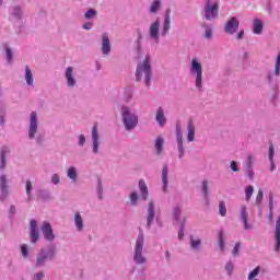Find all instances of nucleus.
Segmentation results:
<instances>
[{
	"mask_svg": "<svg viewBox=\"0 0 280 280\" xmlns=\"http://www.w3.org/2000/svg\"><path fill=\"white\" fill-rule=\"evenodd\" d=\"M253 32L254 34H261V32H264V23L261 20H254Z\"/></svg>",
	"mask_w": 280,
	"mask_h": 280,
	"instance_id": "aec40b11",
	"label": "nucleus"
},
{
	"mask_svg": "<svg viewBox=\"0 0 280 280\" xmlns=\"http://www.w3.org/2000/svg\"><path fill=\"white\" fill-rule=\"evenodd\" d=\"M190 246L191 248H198V246H200V240H195L194 236H191Z\"/></svg>",
	"mask_w": 280,
	"mask_h": 280,
	"instance_id": "79ce46f5",
	"label": "nucleus"
},
{
	"mask_svg": "<svg viewBox=\"0 0 280 280\" xmlns=\"http://www.w3.org/2000/svg\"><path fill=\"white\" fill-rule=\"evenodd\" d=\"M49 259H54V250L42 249L36 257L35 266L40 268V266H45Z\"/></svg>",
	"mask_w": 280,
	"mask_h": 280,
	"instance_id": "20e7f679",
	"label": "nucleus"
},
{
	"mask_svg": "<svg viewBox=\"0 0 280 280\" xmlns=\"http://www.w3.org/2000/svg\"><path fill=\"white\" fill-rule=\"evenodd\" d=\"M137 199H138V195H137V192H131V195H130V200H131V202H137Z\"/></svg>",
	"mask_w": 280,
	"mask_h": 280,
	"instance_id": "603ef678",
	"label": "nucleus"
},
{
	"mask_svg": "<svg viewBox=\"0 0 280 280\" xmlns=\"http://www.w3.org/2000/svg\"><path fill=\"white\" fill-rule=\"evenodd\" d=\"M255 191V188H253V186H247L245 188V200L247 202L250 201V198H253V192Z\"/></svg>",
	"mask_w": 280,
	"mask_h": 280,
	"instance_id": "c756f323",
	"label": "nucleus"
},
{
	"mask_svg": "<svg viewBox=\"0 0 280 280\" xmlns=\"http://www.w3.org/2000/svg\"><path fill=\"white\" fill-rule=\"evenodd\" d=\"M32 189H34V186L32 185V180H26V194L28 196V200L32 198Z\"/></svg>",
	"mask_w": 280,
	"mask_h": 280,
	"instance_id": "72a5a7b5",
	"label": "nucleus"
},
{
	"mask_svg": "<svg viewBox=\"0 0 280 280\" xmlns=\"http://www.w3.org/2000/svg\"><path fill=\"white\" fill-rule=\"evenodd\" d=\"M230 167H231V171H232V172H237V163H235V161H232V162H231Z\"/></svg>",
	"mask_w": 280,
	"mask_h": 280,
	"instance_id": "3c124183",
	"label": "nucleus"
},
{
	"mask_svg": "<svg viewBox=\"0 0 280 280\" xmlns=\"http://www.w3.org/2000/svg\"><path fill=\"white\" fill-rule=\"evenodd\" d=\"M97 14V11L90 9L88 10V12L85 13V19H93V16H95Z\"/></svg>",
	"mask_w": 280,
	"mask_h": 280,
	"instance_id": "37998d69",
	"label": "nucleus"
},
{
	"mask_svg": "<svg viewBox=\"0 0 280 280\" xmlns=\"http://www.w3.org/2000/svg\"><path fill=\"white\" fill-rule=\"evenodd\" d=\"M171 12L172 11L170 9L166 10V12H165V19H164V23H163V27H162L164 36L170 32V23H171L170 14H171Z\"/></svg>",
	"mask_w": 280,
	"mask_h": 280,
	"instance_id": "6ab92c4d",
	"label": "nucleus"
},
{
	"mask_svg": "<svg viewBox=\"0 0 280 280\" xmlns=\"http://www.w3.org/2000/svg\"><path fill=\"white\" fill-rule=\"evenodd\" d=\"M159 30H161V22L156 20L151 24L149 30L150 37L156 40V43H159Z\"/></svg>",
	"mask_w": 280,
	"mask_h": 280,
	"instance_id": "9d476101",
	"label": "nucleus"
},
{
	"mask_svg": "<svg viewBox=\"0 0 280 280\" xmlns=\"http://www.w3.org/2000/svg\"><path fill=\"white\" fill-rule=\"evenodd\" d=\"M42 232L47 242H54L56 240V235H54V230L51 229V224L49 222H44Z\"/></svg>",
	"mask_w": 280,
	"mask_h": 280,
	"instance_id": "0eeeda50",
	"label": "nucleus"
},
{
	"mask_svg": "<svg viewBox=\"0 0 280 280\" xmlns=\"http://www.w3.org/2000/svg\"><path fill=\"white\" fill-rule=\"evenodd\" d=\"M264 200V190L259 189L256 196V205L257 207H261V201Z\"/></svg>",
	"mask_w": 280,
	"mask_h": 280,
	"instance_id": "c9c22d12",
	"label": "nucleus"
},
{
	"mask_svg": "<svg viewBox=\"0 0 280 280\" xmlns=\"http://www.w3.org/2000/svg\"><path fill=\"white\" fill-rule=\"evenodd\" d=\"M154 201L149 202L148 208V217H147V224L148 226H151V224L154 222Z\"/></svg>",
	"mask_w": 280,
	"mask_h": 280,
	"instance_id": "dca6fc26",
	"label": "nucleus"
},
{
	"mask_svg": "<svg viewBox=\"0 0 280 280\" xmlns=\"http://www.w3.org/2000/svg\"><path fill=\"white\" fill-rule=\"evenodd\" d=\"M68 177H70L71 180L78 179V171H75V167H73V166L69 167Z\"/></svg>",
	"mask_w": 280,
	"mask_h": 280,
	"instance_id": "7c9ffc66",
	"label": "nucleus"
},
{
	"mask_svg": "<svg viewBox=\"0 0 280 280\" xmlns=\"http://www.w3.org/2000/svg\"><path fill=\"white\" fill-rule=\"evenodd\" d=\"M183 235H185V233L183 232V228H180V230L178 232L179 240H183Z\"/></svg>",
	"mask_w": 280,
	"mask_h": 280,
	"instance_id": "680f3d73",
	"label": "nucleus"
},
{
	"mask_svg": "<svg viewBox=\"0 0 280 280\" xmlns=\"http://www.w3.org/2000/svg\"><path fill=\"white\" fill-rule=\"evenodd\" d=\"M242 38H244V30H242L238 34H237V39L242 40Z\"/></svg>",
	"mask_w": 280,
	"mask_h": 280,
	"instance_id": "052dcab7",
	"label": "nucleus"
},
{
	"mask_svg": "<svg viewBox=\"0 0 280 280\" xmlns=\"http://www.w3.org/2000/svg\"><path fill=\"white\" fill-rule=\"evenodd\" d=\"M247 165H248V167L253 166V155H248V158H247Z\"/></svg>",
	"mask_w": 280,
	"mask_h": 280,
	"instance_id": "4d7b16f0",
	"label": "nucleus"
},
{
	"mask_svg": "<svg viewBox=\"0 0 280 280\" xmlns=\"http://www.w3.org/2000/svg\"><path fill=\"white\" fill-rule=\"evenodd\" d=\"M36 130H38V125L36 122V112H32L31 113L30 130H28L30 139H34V137H36Z\"/></svg>",
	"mask_w": 280,
	"mask_h": 280,
	"instance_id": "1a4fd4ad",
	"label": "nucleus"
},
{
	"mask_svg": "<svg viewBox=\"0 0 280 280\" xmlns=\"http://www.w3.org/2000/svg\"><path fill=\"white\" fill-rule=\"evenodd\" d=\"M163 138L158 137V139L155 140V150L158 154H161L163 152Z\"/></svg>",
	"mask_w": 280,
	"mask_h": 280,
	"instance_id": "c85d7f7f",
	"label": "nucleus"
},
{
	"mask_svg": "<svg viewBox=\"0 0 280 280\" xmlns=\"http://www.w3.org/2000/svg\"><path fill=\"white\" fill-rule=\"evenodd\" d=\"M176 136H177V142H183V130L180 129V126L176 127Z\"/></svg>",
	"mask_w": 280,
	"mask_h": 280,
	"instance_id": "a19ab883",
	"label": "nucleus"
},
{
	"mask_svg": "<svg viewBox=\"0 0 280 280\" xmlns=\"http://www.w3.org/2000/svg\"><path fill=\"white\" fill-rule=\"evenodd\" d=\"M202 191L203 196L207 198V196H209V182L207 179L202 183Z\"/></svg>",
	"mask_w": 280,
	"mask_h": 280,
	"instance_id": "4c0bfd02",
	"label": "nucleus"
},
{
	"mask_svg": "<svg viewBox=\"0 0 280 280\" xmlns=\"http://www.w3.org/2000/svg\"><path fill=\"white\" fill-rule=\"evenodd\" d=\"M25 80L30 86H32V84H34V74L32 73V70L30 69V66H25Z\"/></svg>",
	"mask_w": 280,
	"mask_h": 280,
	"instance_id": "412c9836",
	"label": "nucleus"
},
{
	"mask_svg": "<svg viewBox=\"0 0 280 280\" xmlns=\"http://www.w3.org/2000/svg\"><path fill=\"white\" fill-rule=\"evenodd\" d=\"M51 183H54V185H58V183H60L58 174L52 175Z\"/></svg>",
	"mask_w": 280,
	"mask_h": 280,
	"instance_id": "09e8293b",
	"label": "nucleus"
},
{
	"mask_svg": "<svg viewBox=\"0 0 280 280\" xmlns=\"http://www.w3.org/2000/svg\"><path fill=\"white\" fill-rule=\"evenodd\" d=\"M225 270H228V272H232L233 271V264L228 262L225 266Z\"/></svg>",
	"mask_w": 280,
	"mask_h": 280,
	"instance_id": "5fc2aeb1",
	"label": "nucleus"
},
{
	"mask_svg": "<svg viewBox=\"0 0 280 280\" xmlns=\"http://www.w3.org/2000/svg\"><path fill=\"white\" fill-rule=\"evenodd\" d=\"M30 237L33 244L38 242V231L36 230V220H31L30 222Z\"/></svg>",
	"mask_w": 280,
	"mask_h": 280,
	"instance_id": "f8f14e48",
	"label": "nucleus"
},
{
	"mask_svg": "<svg viewBox=\"0 0 280 280\" xmlns=\"http://www.w3.org/2000/svg\"><path fill=\"white\" fill-rule=\"evenodd\" d=\"M122 119L127 130H132V128H136L139 121L136 115L130 114V108L128 107H122Z\"/></svg>",
	"mask_w": 280,
	"mask_h": 280,
	"instance_id": "7ed1b4c3",
	"label": "nucleus"
},
{
	"mask_svg": "<svg viewBox=\"0 0 280 280\" xmlns=\"http://www.w3.org/2000/svg\"><path fill=\"white\" fill-rule=\"evenodd\" d=\"M241 220L244 222L245 229H250V226H248V212H246V206L242 207Z\"/></svg>",
	"mask_w": 280,
	"mask_h": 280,
	"instance_id": "393cba45",
	"label": "nucleus"
},
{
	"mask_svg": "<svg viewBox=\"0 0 280 280\" xmlns=\"http://www.w3.org/2000/svg\"><path fill=\"white\" fill-rule=\"evenodd\" d=\"M1 3H3V0H0V5H1Z\"/></svg>",
	"mask_w": 280,
	"mask_h": 280,
	"instance_id": "774afa93",
	"label": "nucleus"
},
{
	"mask_svg": "<svg viewBox=\"0 0 280 280\" xmlns=\"http://www.w3.org/2000/svg\"><path fill=\"white\" fill-rule=\"evenodd\" d=\"M167 165H164L162 168V183H163V192L167 194V185H170V182L167 180Z\"/></svg>",
	"mask_w": 280,
	"mask_h": 280,
	"instance_id": "a211bd4d",
	"label": "nucleus"
},
{
	"mask_svg": "<svg viewBox=\"0 0 280 280\" xmlns=\"http://www.w3.org/2000/svg\"><path fill=\"white\" fill-rule=\"evenodd\" d=\"M144 75V82L147 86H150V78H152V67L150 66V57L147 56L142 63H139L136 70V80L141 82V78Z\"/></svg>",
	"mask_w": 280,
	"mask_h": 280,
	"instance_id": "f257e3e1",
	"label": "nucleus"
},
{
	"mask_svg": "<svg viewBox=\"0 0 280 280\" xmlns=\"http://www.w3.org/2000/svg\"><path fill=\"white\" fill-rule=\"evenodd\" d=\"M211 30H207L206 33H205V38H211Z\"/></svg>",
	"mask_w": 280,
	"mask_h": 280,
	"instance_id": "13d9d810",
	"label": "nucleus"
},
{
	"mask_svg": "<svg viewBox=\"0 0 280 280\" xmlns=\"http://www.w3.org/2000/svg\"><path fill=\"white\" fill-rule=\"evenodd\" d=\"M178 215H180V208H175L174 209V218H175V220H178Z\"/></svg>",
	"mask_w": 280,
	"mask_h": 280,
	"instance_id": "864d4df0",
	"label": "nucleus"
},
{
	"mask_svg": "<svg viewBox=\"0 0 280 280\" xmlns=\"http://www.w3.org/2000/svg\"><path fill=\"white\" fill-rule=\"evenodd\" d=\"M159 8H161V0H155L151 5L150 12L156 14V12H159Z\"/></svg>",
	"mask_w": 280,
	"mask_h": 280,
	"instance_id": "2f4dec72",
	"label": "nucleus"
},
{
	"mask_svg": "<svg viewBox=\"0 0 280 280\" xmlns=\"http://www.w3.org/2000/svg\"><path fill=\"white\" fill-rule=\"evenodd\" d=\"M102 51L105 55L110 54V39L108 38V34H103V40H102Z\"/></svg>",
	"mask_w": 280,
	"mask_h": 280,
	"instance_id": "4468645a",
	"label": "nucleus"
},
{
	"mask_svg": "<svg viewBox=\"0 0 280 280\" xmlns=\"http://www.w3.org/2000/svg\"><path fill=\"white\" fill-rule=\"evenodd\" d=\"M195 135H196V128L194 127V121L189 120L188 121V136H187L188 141H194Z\"/></svg>",
	"mask_w": 280,
	"mask_h": 280,
	"instance_id": "5701e85b",
	"label": "nucleus"
},
{
	"mask_svg": "<svg viewBox=\"0 0 280 280\" xmlns=\"http://www.w3.org/2000/svg\"><path fill=\"white\" fill-rule=\"evenodd\" d=\"M16 211V208L14 206H11V213H14Z\"/></svg>",
	"mask_w": 280,
	"mask_h": 280,
	"instance_id": "0e129e2a",
	"label": "nucleus"
},
{
	"mask_svg": "<svg viewBox=\"0 0 280 280\" xmlns=\"http://www.w3.org/2000/svg\"><path fill=\"white\" fill-rule=\"evenodd\" d=\"M155 119L159 126H165V124H167V119L165 118V113L163 112V107L158 108Z\"/></svg>",
	"mask_w": 280,
	"mask_h": 280,
	"instance_id": "f3484780",
	"label": "nucleus"
},
{
	"mask_svg": "<svg viewBox=\"0 0 280 280\" xmlns=\"http://www.w3.org/2000/svg\"><path fill=\"white\" fill-rule=\"evenodd\" d=\"M10 152V149L8 147H3L1 150V164H0V170H5V154Z\"/></svg>",
	"mask_w": 280,
	"mask_h": 280,
	"instance_id": "bb28decb",
	"label": "nucleus"
},
{
	"mask_svg": "<svg viewBox=\"0 0 280 280\" xmlns=\"http://www.w3.org/2000/svg\"><path fill=\"white\" fill-rule=\"evenodd\" d=\"M191 71L197 73L196 86L197 89H202V65L198 62V59H192L190 62Z\"/></svg>",
	"mask_w": 280,
	"mask_h": 280,
	"instance_id": "39448f33",
	"label": "nucleus"
},
{
	"mask_svg": "<svg viewBox=\"0 0 280 280\" xmlns=\"http://www.w3.org/2000/svg\"><path fill=\"white\" fill-rule=\"evenodd\" d=\"M36 280H43V278L45 277V275L43 273V271H39L38 273H36Z\"/></svg>",
	"mask_w": 280,
	"mask_h": 280,
	"instance_id": "6e6d98bb",
	"label": "nucleus"
},
{
	"mask_svg": "<svg viewBox=\"0 0 280 280\" xmlns=\"http://www.w3.org/2000/svg\"><path fill=\"white\" fill-rule=\"evenodd\" d=\"M237 30H240V21H237V18H231L225 24L224 32L226 34H235Z\"/></svg>",
	"mask_w": 280,
	"mask_h": 280,
	"instance_id": "6e6552de",
	"label": "nucleus"
},
{
	"mask_svg": "<svg viewBox=\"0 0 280 280\" xmlns=\"http://www.w3.org/2000/svg\"><path fill=\"white\" fill-rule=\"evenodd\" d=\"M205 12H206V19L207 21H211V19H215L218 16V3H213L211 5V2L207 0L206 7H205Z\"/></svg>",
	"mask_w": 280,
	"mask_h": 280,
	"instance_id": "423d86ee",
	"label": "nucleus"
},
{
	"mask_svg": "<svg viewBox=\"0 0 280 280\" xmlns=\"http://www.w3.org/2000/svg\"><path fill=\"white\" fill-rule=\"evenodd\" d=\"M66 80H67L68 86H75V78H73V67L67 68Z\"/></svg>",
	"mask_w": 280,
	"mask_h": 280,
	"instance_id": "2eb2a0df",
	"label": "nucleus"
},
{
	"mask_svg": "<svg viewBox=\"0 0 280 280\" xmlns=\"http://www.w3.org/2000/svg\"><path fill=\"white\" fill-rule=\"evenodd\" d=\"M269 161L271 163V172H275V147H269Z\"/></svg>",
	"mask_w": 280,
	"mask_h": 280,
	"instance_id": "cd10ccee",
	"label": "nucleus"
},
{
	"mask_svg": "<svg viewBox=\"0 0 280 280\" xmlns=\"http://www.w3.org/2000/svg\"><path fill=\"white\" fill-rule=\"evenodd\" d=\"M178 151L180 152L179 159H183V154H185V148L183 147V142H177Z\"/></svg>",
	"mask_w": 280,
	"mask_h": 280,
	"instance_id": "a18cd8bd",
	"label": "nucleus"
},
{
	"mask_svg": "<svg viewBox=\"0 0 280 280\" xmlns=\"http://www.w3.org/2000/svg\"><path fill=\"white\" fill-rule=\"evenodd\" d=\"M273 203H275V192L270 191L269 192V210L271 215H272Z\"/></svg>",
	"mask_w": 280,
	"mask_h": 280,
	"instance_id": "58836bf2",
	"label": "nucleus"
},
{
	"mask_svg": "<svg viewBox=\"0 0 280 280\" xmlns=\"http://www.w3.org/2000/svg\"><path fill=\"white\" fill-rule=\"evenodd\" d=\"M0 185L2 189V196H8V179L5 178V175H1Z\"/></svg>",
	"mask_w": 280,
	"mask_h": 280,
	"instance_id": "a878e982",
	"label": "nucleus"
},
{
	"mask_svg": "<svg viewBox=\"0 0 280 280\" xmlns=\"http://www.w3.org/2000/svg\"><path fill=\"white\" fill-rule=\"evenodd\" d=\"M21 253H22V257H27V255H28L27 245L21 246Z\"/></svg>",
	"mask_w": 280,
	"mask_h": 280,
	"instance_id": "49530a36",
	"label": "nucleus"
},
{
	"mask_svg": "<svg viewBox=\"0 0 280 280\" xmlns=\"http://www.w3.org/2000/svg\"><path fill=\"white\" fill-rule=\"evenodd\" d=\"M219 246L220 249L223 252L224 250V231L219 232Z\"/></svg>",
	"mask_w": 280,
	"mask_h": 280,
	"instance_id": "f704fd0d",
	"label": "nucleus"
},
{
	"mask_svg": "<svg viewBox=\"0 0 280 280\" xmlns=\"http://www.w3.org/2000/svg\"><path fill=\"white\" fill-rule=\"evenodd\" d=\"M166 257H170V252H166Z\"/></svg>",
	"mask_w": 280,
	"mask_h": 280,
	"instance_id": "338daca9",
	"label": "nucleus"
},
{
	"mask_svg": "<svg viewBox=\"0 0 280 280\" xmlns=\"http://www.w3.org/2000/svg\"><path fill=\"white\" fill-rule=\"evenodd\" d=\"M275 252L279 253L280 250V217L276 221V230H275Z\"/></svg>",
	"mask_w": 280,
	"mask_h": 280,
	"instance_id": "ddd939ff",
	"label": "nucleus"
},
{
	"mask_svg": "<svg viewBox=\"0 0 280 280\" xmlns=\"http://www.w3.org/2000/svg\"><path fill=\"white\" fill-rule=\"evenodd\" d=\"M100 199L102 200V182L98 183Z\"/></svg>",
	"mask_w": 280,
	"mask_h": 280,
	"instance_id": "e2e57ef3",
	"label": "nucleus"
},
{
	"mask_svg": "<svg viewBox=\"0 0 280 280\" xmlns=\"http://www.w3.org/2000/svg\"><path fill=\"white\" fill-rule=\"evenodd\" d=\"M260 271H261V268L256 267L253 271L249 272L248 280L255 279V277H257V275H259Z\"/></svg>",
	"mask_w": 280,
	"mask_h": 280,
	"instance_id": "e433bc0d",
	"label": "nucleus"
},
{
	"mask_svg": "<svg viewBox=\"0 0 280 280\" xmlns=\"http://www.w3.org/2000/svg\"><path fill=\"white\" fill-rule=\"evenodd\" d=\"M248 176H249L250 179H253V173L252 172L248 173Z\"/></svg>",
	"mask_w": 280,
	"mask_h": 280,
	"instance_id": "69168bd1",
	"label": "nucleus"
},
{
	"mask_svg": "<svg viewBox=\"0 0 280 280\" xmlns=\"http://www.w3.org/2000/svg\"><path fill=\"white\" fill-rule=\"evenodd\" d=\"M240 243H236L233 249V255H235V257H237V255H240Z\"/></svg>",
	"mask_w": 280,
	"mask_h": 280,
	"instance_id": "de8ad7c7",
	"label": "nucleus"
},
{
	"mask_svg": "<svg viewBox=\"0 0 280 280\" xmlns=\"http://www.w3.org/2000/svg\"><path fill=\"white\" fill-rule=\"evenodd\" d=\"M12 58H13L12 49L7 48V60H8L9 63L12 62Z\"/></svg>",
	"mask_w": 280,
	"mask_h": 280,
	"instance_id": "c03bdc74",
	"label": "nucleus"
},
{
	"mask_svg": "<svg viewBox=\"0 0 280 280\" xmlns=\"http://www.w3.org/2000/svg\"><path fill=\"white\" fill-rule=\"evenodd\" d=\"M92 141H93V153L97 154V150L100 149V136L97 135L96 124L92 128Z\"/></svg>",
	"mask_w": 280,
	"mask_h": 280,
	"instance_id": "9b49d317",
	"label": "nucleus"
},
{
	"mask_svg": "<svg viewBox=\"0 0 280 280\" xmlns=\"http://www.w3.org/2000/svg\"><path fill=\"white\" fill-rule=\"evenodd\" d=\"M139 189L141 191L142 200H148V185H145V182H139Z\"/></svg>",
	"mask_w": 280,
	"mask_h": 280,
	"instance_id": "b1692460",
	"label": "nucleus"
},
{
	"mask_svg": "<svg viewBox=\"0 0 280 280\" xmlns=\"http://www.w3.org/2000/svg\"><path fill=\"white\" fill-rule=\"evenodd\" d=\"M91 27H92L91 22H88V23H85V24L83 25V30H91Z\"/></svg>",
	"mask_w": 280,
	"mask_h": 280,
	"instance_id": "bf43d9fd",
	"label": "nucleus"
},
{
	"mask_svg": "<svg viewBox=\"0 0 280 280\" xmlns=\"http://www.w3.org/2000/svg\"><path fill=\"white\" fill-rule=\"evenodd\" d=\"M275 73L276 75H280V52L278 54L276 59Z\"/></svg>",
	"mask_w": 280,
	"mask_h": 280,
	"instance_id": "ea45409f",
	"label": "nucleus"
},
{
	"mask_svg": "<svg viewBox=\"0 0 280 280\" xmlns=\"http://www.w3.org/2000/svg\"><path fill=\"white\" fill-rule=\"evenodd\" d=\"M74 223H75L78 231H82V229H84V221L82 220V215L80 214V212H75Z\"/></svg>",
	"mask_w": 280,
	"mask_h": 280,
	"instance_id": "4be33fe9",
	"label": "nucleus"
},
{
	"mask_svg": "<svg viewBox=\"0 0 280 280\" xmlns=\"http://www.w3.org/2000/svg\"><path fill=\"white\" fill-rule=\"evenodd\" d=\"M85 142H86V138L84 137V135H80L79 136V145H84Z\"/></svg>",
	"mask_w": 280,
	"mask_h": 280,
	"instance_id": "8fccbe9b",
	"label": "nucleus"
},
{
	"mask_svg": "<svg viewBox=\"0 0 280 280\" xmlns=\"http://www.w3.org/2000/svg\"><path fill=\"white\" fill-rule=\"evenodd\" d=\"M133 261L135 264H145V257H143V233H140L137 238Z\"/></svg>",
	"mask_w": 280,
	"mask_h": 280,
	"instance_id": "f03ea898",
	"label": "nucleus"
},
{
	"mask_svg": "<svg viewBox=\"0 0 280 280\" xmlns=\"http://www.w3.org/2000/svg\"><path fill=\"white\" fill-rule=\"evenodd\" d=\"M219 213L224 218L226 215V203L224 201H220L219 203Z\"/></svg>",
	"mask_w": 280,
	"mask_h": 280,
	"instance_id": "473e14b6",
	"label": "nucleus"
}]
</instances>
